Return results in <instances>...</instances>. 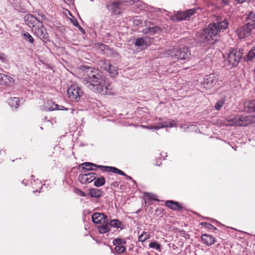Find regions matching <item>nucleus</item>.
Wrapping results in <instances>:
<instances>
[{"label": "nucleus", "instance_id": "obj_19", "mask_svg": "<svg viewBox=\"0 0 255 255\" xmlns=\"http://www.w3.org/2000/svg\"><path fill=\"white\" fill-rule=\"evenodd\" d=\"M1 82L0 84L3 85L10 86L13 83V78L10 76L2 74V76L0 77Z\"/></svg>", "mask_w": 255, "mask_h": 255}, {"label": "nucleus", "instance_id": "obj_9", "mask_svg": "<svg viewBox=\"0 0 255 255\" xmlns=\"http://www.w3.org/2000/svg\"><path fill=\"white\" fill-rule=\"evenodd\" d=\"M252 29L253 28L246 24L237 29L236 32L239 38L241 39L249 36Z\"/></svg>", "mask_w": 255, "mask_h": 255}, {"label": "nucleus", "instance_id": "obj_34", "mask_svg": "<svg viewBox=\"0 0 255 255\" xmlns=\"http://www.w3.org/2000/svg\"><path fill=\"white\" fill-rule=\"evenodd\" d=\"M23 36L26 41H29L31 43H32L34 42V39L28 32H24L23 34Z\"/></svg>", "mask_w": 255, "mask_h": 255}, {"label": "nucleus", "instance_id": "obj_40", "mask_svg": "<svg viewBox=\"0 0 255 255\" xmlns=\"http://www.w3.org/2000/svg\"><path fill=\"white\" fill-rule=\"evenodd\" d=\"M201 225H205V227L210 230H215L216 229V228L215 227H214V226L209 223H202Z\"/></svg>", "mask_w": 255, "mask_h": 255}, {"label": "nucleus", "instance_id": "obj_29", "mask_svg": "<svg viewBox=\"0 0 255 255\" xmlns=\"http://www.w3.org/2000/svg\"><path fill=\"white\" fill-rule=\"evenodd\" d=\"M95 180L94 185L96 187H101L105 183V179L104 177H101Z\"/></svg>", "mask_w": 255, "mask_h": 255}, {"label": "nucleus", "instance_id": "obj_4", "mask_svg": "<svg viewBox=\"0 0 255 255\" xmlns=\"http://www.w3.org/2000/svg\"><path fill=\"white\" fill-rule=\"evenodd\" d=\"M243 54V49H234L229 50L228 53L227 60L230 65L232 66H237L240 62Z\"/></svg>", "mask_w": 255, "mask_h": 255}, {"label": "nucleus", "instance_id": "obj_31", "mask_svg": "<svg viewBox=\"0 0 255 255\" xmlns=\"http://www.w3.org/2000/svg\"><path fill=\"white\" fill-rule=\"evenodd\" d=\"M126 241L121 238H116L113 240V243L115 246H124L126 244Z\"/></svg>", "mask_w": 255, "mask_h": 255}, {"label": "nucleus", "instance_id": "obj_28", "mask_svg": "<svg viewBox=\"0 0 255 255\" xmlns=\"http://www.w3.org/2000/svg\"><path fill=\"white\" fill-rule=\"evenodd\" d=\"M255 57V45L247 55V60L251 61Z\"/></svg>", "mask_w": 255, "mask_h": 255}, {"label": "nucleus", "instance_id": "obj_43", "mask_svg": "<svg viewBox=\"0 0 255 255\" xmlns=\"http://www.w3.org/2000/svg\"><path fill=\"white\" fill-rule=\"evenodd\" d=\"M5 59V56L3 54L0 53V60L3 61Z\"/></svg>", "mask_w": 255, "mask_h": 255}, {"label": "nucleus", "instance_id": "obj_11", "mask_svg": "<svg viewBox=\"0 0 255 255\" xmlns=\"http://www.w3.org/2000/svg\"><path fill=\"white\" fill-rule=\"evenodd\" d=\"M95 173H89L87 174H80L79 176L78 180L82 184H87L92 182L96 179Z\"/></svg>", "mask_w": 255, "mask_h": 255}, {"label": "nucleus", "instance_id": "obj_22", "mask_svg": "<svg viewBox=\"0 0 255 255\" xmlns=\"http://www.w3.org/2000/svg\"><path fill=\"white\" fill-rule=\"evenodd\" d=\"M245 110L249 112H253L255 111V104L254 100L248 101L244 103Z\"/></svg>", "mask_w": 255, "mask_h": 255}, {"label": "nucleus", "instance_id": "obj_17", "mask_svg": "<svg viewBox=\"0 0 255 255\" xmlns=\"http://www.w3.org/2000/svg\"><path fill=\"white\" fill-rule=\"evenodd\" d=\"M176 126V124L174 121H167L164 122L159 123L158 126H154V129H158L160 128H164L167 127H174Z\"/></svg>", "mask_w": 255, "mask_h": 255}, {"label": "nucleus", "instance_id": "obj_12", "mask_svg": "<svg viewBox=\"0 0 255 255\" xmlns=\"http://www.w3.org/2000/svg\"><path fill=\"white\" fill-rule=\"evenodd\" d=\"M92 219L93 222L97 224L106 223L108 220L107 216H105L104 214L99 213H94L92 216Z\"/></svg>", "mask_w": 255, "mask_h": 255}, {"label": "nucleus", "instance_id": "obj_41", "mask_svg": "<svg viewBox=\"0 0 255 255\" xmlns=\"http://www.w3.org/2000/svg\"><path fill=\"white\" fill-rule=\"evenodd\" d=\"M121 3V1L117 0L112 3V5L114 8H119V5Z\"/></svg>", "mask_w": 255, "mask_h": 255}, {"label": "nucleus", "instance_id": "obj_38", "mask_svg": "<svg viewBox=\"0 0 255 255\" xmlns=\"http://www.w3.org/2000/svg\"><path fill=\"white\" fill-rule=\"evenodd\" d=\"M38 17L37 18V21L39 22L42 23L45 19V16L42 13L38 12Z\"/></svg>", "mask_w": 255, "mask_h": 255}, {"label": "nucleus", "instance_id": "obj_33", "mask_svg": "<svg viewBox=\"0 0 255 255\" xmlns=\"http://www.w3.org/2000/svg\"><path fill=\"white\" fill-rule=\"evenodd\" d=\"M149 247L156 250L157 251H160L161 245L156 242H151L149 244Z\"/></svg>", "mask_w": 255, "mask_h": 255}, {"label": "nucleus", "instance_id": "obj_24", "mask_svg": "<svg viewBox=\"0 0 255 255\" xmlns=\"http://www.w3.org/2000/svg\"><path fill=\"white\" fill-rule=\"evenodd\" d=\"M102 193L101 190L97 188H93L89 191L90 195L93 197L99 198L102 196Z\"/></svg>", "mask_w": 255, "mask_h": 255}, {"label": "nucleus", "instance_id": "obj_15", "mask_svg": "<svg viewBox=\"0 0 255 255\" xmlns=\"http://www.w3.org/2000/svg\"><path fill=\"white\" fill-rule=\"evenodd\" d=\"M247 25L254 29L255 27V13L252 11L250 12L246 18Z\"/></svg>", "mask_w": 255, "mask_h": 255}, {"label": "nucleus", "instance_id": "obj_35", "mask_svg": "<svg viewBox=\"0 0 255 255\" xmlns=\"http://www.w3.org/2000/svg\"><path fill=\"white\" fill-rule=\"evenodd\" d=\"M115 251L118 254H122L126 250L124 246H115Z\"/></svg>", "mask_w": 255, "mask_h": 255}, {"label": "nucleus", "instance_id": "obj_7", "mask_svg": "<svg viewBox=\"0 0 255 255\" xmlns=\"http://www.w3.org/2000/svg\"><path fill=\"white\" fill-rule=\"evenodd\" d=\"M219 76L215 75L206 76L202 83L203 87L208 89L219 85Z\"/></svg>", "mask_w": 255, "mask_h": 255}, {"label": "nucleus", "instance_id": "obj_23", "mask_svg": "<svg viewBox=\"0 0 255 255\" xmlns=\"http://www.w3.org/2000/svg\"><path fill=\"white\" fill-rule=\"evenodd\" d=\"M83 169L84 170L85 172L86 171H89V170H94V167L96 168H99V165H97L94 163H90V162H85L82 163V164Z\"/></svg>", "mask_w": 255, "mask_h": 255}, {"label": "nucleus", "instance_id": "obj_5", "mask_svg": "<svg viewBox=\"0 0 255 255\" xmlns=\"http://www.w3.org/2000/svg\"><path fill=\"white\" fill-rule=\"evenodd\" d=\"M166 55L168 56H174L180 60H185L189 58L191 53L187 47H183L179 49H172L167 51Z\"/></svg>", "mask_w": 255, "mask_h": 255}, {"label": "nucleus", "instance_id": "obj_27", "mask_svg": "<svg viewBox=\"0 0 255 255\" xmlns=\"http://www.w3.org/2000/svg\"><path fill=\"white\" fill-rule=\"evenodd\" d=\"M19 98L17 97L11 98L8 100L9 105L14 108H17L19 106Z\"/></svg>", "mask_w": 255, "mask_h": 255}, {"label": "nucleus", "instance_id": "obj_42", "mask_svg": "<svg viewBox=\"0 0 255 255\" xmlns=\"http://www.w3.org/2000/svg\"><path fill=\"white\" fill-rule=\"evenodd\" d=\"M77 193H78L79 195H80V196H83V197H85V196H86V194H85L84 192L82 191H81V190H78Z\"/></svg>", "mask_w": 255, "mask_h": 255}, {"label": "nucleus", "instance_id": "obj_2", "mask_svg": "<svg viewBox=\"0 0 255 255\" xmlns=\"http://www.w3.org/2000/svg\"><path fill=\"white\" fill-rule=\"evenodd\" d=\"M228 21L225 18L223 20L221 19L216 23L210 24L208 27L204 30V33L202 38L205 41L210 44L214 43L216 40L215 38L219 32L223 31L226 29L228 26Z\"/></svg>", "mask_w": 255, "mask_h": 255}, {"label": "nucleus", "instance_id": "obj_1", "mask_svg": "<svg viewBox=\"0 0 255 255\" xmlns=\"http://www.w3.org/2000/svg\"><path fill=\"white\" fill-rule=\"evenodd\" d=\"M83 73L84 77L82 79V82L88 88L96 93H112L111 85L98 70L92 67L85 66Z\"/></svg>", "mask_w": 255, "mask_h": 255}, {"label": "nucleus", "instance_id": "obj_44", "mask_svg": "<svg viewBox=\"0 0 255 255\" xmlns=\"http://www.w3.org/2000/svg\"><path fill=\"white\" fill-rule=\"evenodd\" d=\"M118 185V183H117V182H115V183H113V184H112V186H114V187H116L117 186V185Z\"/></svg>", "mask_w": 255, "mask_h": 255}, {"label": "nucleus", "instance_id": "obj_36", "mask_svg": "<svg viewBox=\"0 0 255 255\" xmlns=\"http://www.w3.org/2000/svg\"><path fill=\"white\" fill-rule=\"evenodd\" d=\"M224 103L225 100L224 99L218 101L215 106V109L218 111L220 110L222 108Z\"/></svg>", "mask_w": 255, "mask_h": 255}, {"label": "nucleus", "instance_id": "obj_49", "mask_svg": "<svg viewBox=\"0 0 255 255\" xmlns=\"http://www.w3.org/2000/svg\"><path fill=\"white\" fill-rule=\"evenodd\" d=\"M128 178H129L130 179H131V177H129H129H128Z\"/></svg>", "mask_w": 255, "mask_h": 255}, {"label": "nucleus", "instance_id": "obj_20", "mask_svg": "<svg viewBox=\"0 0 255 255\" xmlns=\"http://www.w3.org/2000/svg\"><path fill=\"white\" fill-rule=\"evenodd\" d=\"M159 30V28L158 26L148 27L144 28L142 30V32L144 34L153 35L154 33H157Z\"/></svg>", "mask_w": 255, "mask_h": 255}, {"label": "nucleus", "instance_id": "obj_16", "mask_svg": "<svg viewBox=\"0 0 255 255\" xmlns=\"http://www.w3.org/2000/svg\"><path fill=\"white\" fill-rule=\"evenodd\" d=\"M24 19L26 24L30 27H34L35 22L37 21L36 17L30 14H26Z\"/></svg>", "mask_w": 255, "mask_h": 255}, {"label": "nucleus", "instance_id": "obj_3", "mask_svg": "<svg viewBox=\"0 0 255 255\" xmlns=\"http://www.w3.org/2000/svg\"><path fill=\"white\" fill-rule=\"evenodd\" d=\"M231 126H246L255 123V116H237L233 119L228 120Z\"/></svg>", "mask_w": 255, "mask_h": 255}, {"label": "nucleus", "instance_id": "obj_46", "mask_svg": "<svg viewBox=\"0 0 255 255\" xmlns=\"http://www.w3.org/2000/svg\"><path fill=\"white\" fill-rule=\"evenodd\" d=\"M149 128L154 129V126H151V127Z\"/></svg>", "mask_w": 255, "mask_h": 255}, {"label": "nucleus", "instance_id": "obj_13", "mask_svg": "<svg viewBox=\"0 0 255 255\" xmlns=\"http://www.w3.org/2000/svg\"><path fill=\"white\" fill-rule=\"evenodd\" d=\"M150 43L151 39L148 36H145L136 39L134 44L138 46L146 47Z\"/></svg>", "mask_w": 255, "mask_h": 255}, {"label": "nucleus", "instance_id": "obj_6", "mask_svg": "<svg viewBox=\"0 0 255 255\" xmlns=\"http://www.w3.org/2000/svg\"><path fill=\"white\" fill-rule=\"evenodd\" d=\"M82 94V91L76 85H71L67 90L68 96L72 101H79Z\"/></svg>", "mask_w": 255, "mask_h": 255}, {"label": "nucleus", "instance_id": "obj_21", "mask_svg": "<svg viewBox=\"0 0 255 255\" xmlns=\"http://www.w3.org/2000/svg\"><path fill=\"white\" fill-rule=\"evenodd\" d=\"M166 206L174 210H180L182 208L181 206L177 202H174L173 201H167L165 203Z\"/></svg>", "mask_w": 255, "mask_h": 255}, {"label": "nucleus", "instance_id": "obj_37", "mask_svg": "<svg viewBox=\"0 0 255 255\" xmlns=\"http://www.w3.org/2000/svg\"><path fill=\"white\" fill-rule=\"evenodd\" d=\"M185 11L186 18H188L190 17L192 15H193L195 13L196 10L195 9H190Z\"/></svg>", "mask_w": 255, "mask_h": 255}, {"label": "nucleus", "instance_id": "obj_8", "mask_svg": "<svg viewBox=\"0 0 255 255\" xmlns=\"http://www.w3.org/2000/svg\"><path fill=\"white\" fill-rule=\"evenodd\" d=\"M99 65L104 69L108 70L112 77H115L118 74L117 67L110 64L106 59L101 60Z\"/></svg>", "mask_w": 255, "mask_h": 255}, {"label": "nucleus", "instance_id": "obj_48", "mask_svg": "<svg viewBox=\"0 0 255 255\" xmlns=\"http://www.w3.org/2000/svg\"><path fill=\"white\" fill-rule=\"evenodd\" d=\"M254 104H255V100H254Z\"/></svg>", "mask_w": 255, "mask_h": 255}, {"label": "nucleus", "instance_id": "obj_10", "mask_svg": "<svg viewBox=\"0 0 255 255\" xmlns=\"http://www.w3.org/2000/svg\"><path fill=\"white\" fill-rule=\"evenodd\" d=\"M34 34L43 41H47L48 37V34L46 29L43 26L40 27H35L33 29Z\"/></svg>", "mask_w": 255, "mask_h": 255}, {"label": "nucleus", "instance_id": "obj_18", "mask_svg": "<svg viewBox=\"0 0 255 255\" xmlns=\"http://www.w3.org/2000/svg\"><path fill=\"white\" fill-rule=\"evenodd\" d=\"M201 238L204 244L208 246H210L214 244L215 242V239L211 236L207 234H203L201 236Z\"/></svg>", "mask_w": 255, "mask_h": 255}, {"label": "nucleus", "instance_id": "obj_30", "mask_svg": "<svg viewBox=\"0 0 255 255\" xmlns=\"http://www.w3.org/2000/svg\"><path fill=\"white\" fill-rule=\"evenodd\" d=\"M150 238V236L146 232H143L138 238V241L143 242Z\"/></svg>", "mask_w": 255, "mask_h": 255}, {"label": "nucleus", "instance_id": "obj_32", "mask_svg": "<svg viewBox=\"0 0 255 255\" xmlns=\"http://www.w3.org/2000/svg\"><path fill=\"white\" fill-rule=\"evenodd\" d=\"M110 227H115L117 228H120V226L121 225V222L116 219L112 220L110 221V223H109Z\"/></svg>", "mask_w": 255, "mask_h": 255}, {"label": "nucleus", "instance_id": "obj_39", "mask_svg": "<svg viewBox=\"0 0 255 255\" xmlns=\"http://www.w3.org/2000/svg\"><path fill=\"white\" fill-rule=\"evenodd\" d=\"M49 110L50 111H53V110H65V111H67L68 110V109L66 108H65L64 107H62V108L60 109L59 108V106L57 105V104H54L53 106L51 107V108H49Z\"/></svg>", "mask_w": 255, "mask_h": 255}, {"label": "nucleus", "instance_id": "obj_14", "mask_svg": "<svg viewBox=\"0 0 255 255\" xmlns=\"http://www.w3.org/2000/svg\"><path fill=\"white\" fill-rule=\"evenodd\" d=\"M99 167L104 171H107L109 172H113L117 173L121 175H126V174L122 170L111 166H98Z\"/></svg>", "mask_w": 255, "mask_h": 255}, {"label": "nucleus", "instance_id": "obj_25", "mask_svg": "<svg viewBox=\"0 0 255 255\" xmlns=\"http://www.w3.org/2000/svg\"><path fill=\"white\" fill-rule=\"evenodd\" d=\"M172 19L177 21L187 19L185 15V11L179 12L173 16Z\"/></svg>", "mask_w": 255, "mask_h": 255}, {"label": "nucleus", "instance_id": "obj_47", "mask_svg": "<svg viewBox=\"0 0 255 255\" xmlns=\"http://www.w3.org/2000/svg\"><path fill=\"white\" fill-rule=\"evenodd\" d=\"M102 47H104V45L103 44H101L100 48H102Z\"/></svg>", "mask_w": 255, "mask_h": 255}, {"label": "nucleus", "instance_id": "obj_26", "mask_svg": "<svg viewBox=\"0 0 255 255\" xmlns=\"http://www.w3.org/2000/svg\"><path fill=\"white\" fill-rule=\"evenodd\" d=\"M104 225L99 226L98 228V231L100 234H105L110 231V227L109 224V221H107V223Z\"/></svg>", "mask_w": 255, "mask_h": 255}, {"label": "nucleus", "instance_id": "obj_45", "mask_svg": "<svg viewBox=\"0 0 255 255\" xmlns=\"http://www.w3.org/2000/svg\"><path fill=\"white\" fill-rule=\"evenodd\" d=\"M240 3H243L245 0H237Z\"/></svg>", "mask_w": 255, "mask_h": 255}]
</instances>
